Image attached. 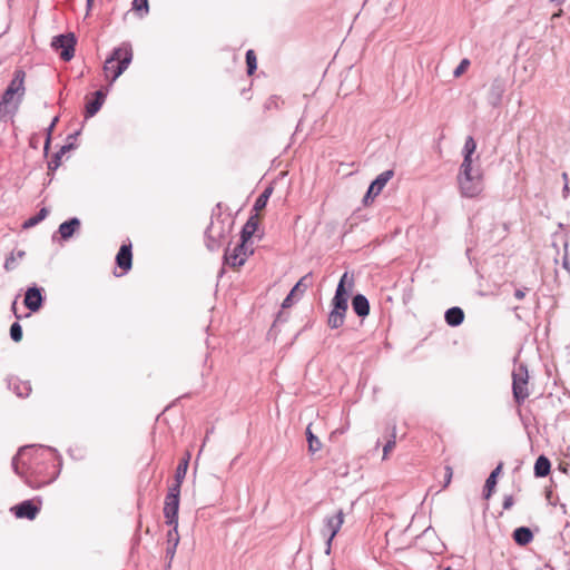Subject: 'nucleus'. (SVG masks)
Listing matches in <instances>:
<instances>
[{
	"label": "nucleus",
	"instance_id": "obj_1",
	"mask_svg": "<svg viewBox=\"0 0 570 570\" xmlns=\"http://www.w3.org/2000/svg\"><path fill=\"white\" fill-rule=\"evenodd\" d=\"M12 469L27 485L40 489L53 482L61 469V458L56 449L26 445L12 458Z\"/></svg>",
	"mask_w": 570,
	"mask_h": 570
},
{
	"label": "nucleus",
	"instance_id": "obj_2",
	"mask_svg": "<svg viewBox=\"0 0 570 570\" xmlns=\"http://www.w3.org/2000/svg\"><path fill=\"white\" fill-rule=\"evenodd\" d=\"M132 60V49L129 42H124L115 48L109 58L106 59L104 70L108 77L111 73V82H114L128 68Z\"/></svg>",
	"mask_w": 570,
	"mask_h": 570
},
{
	"label": "nucleus",
	"instance_id": "obj_3",
	"mask_svg": "<svg viewBox=\"0 0 570 570\" xmlns=\"http://www.w3.org/2000/svg\"><path fill=\"white\" fill-rule=\"evenodd\" d=\"M460 193L463 197L474 198L483 190L482 174L479 169H473L472 165H461L458 175Z\"/></svg>",
	"mask_w": 570,
	"mask_h": 570
},
{
	"label": "nucleus",
	"instance_id": "obj_4",
	"mask_svg": "<svg viewBox=\"0 0 570 570\" xmlns=\"http://www.w3.org/2000/svg\"><path fill=\"white\" fill-rule=\"evenodd\" d=\"M230 228L232 222L229 220H227V224H225V222L219 218L212 220L205 232L207 248L212 252L218 249L220 247L222 240L225 239L229 234Z\"/></svg>",
	"mask_w": 570,
	"mask_h": 570
},
{
	"label": "nucleus",
	"instance_id": "obj_5",
	"mask_svg": "<svg viewBox=\"0 0 570 570\" xmlns=\"http://www.w3.org/2000/svg\"><path fill=\"white\" fill-rule=\"evenodd\" d=\"M353 287L354 276L345 272L337 284L334 297L332 298V308L347 311L350 292L352 291Z\"/></svg>",
	"mask_w": 570,
	"mask_h": 570
},
{
	"label": "nucleus",
	"instance_id": "obj_6",
	"mask_svg": "<svg viewBox=\"0 0 570 570\" xmlns=\"http://www.w3.org/2000/svg\"><path fill=\"white\" fill-rule=\"evenodd\" d=\"M528 368L524 364H519L512 372V392L515 402L520 405L529 396L528 390Z\"/></svg>",
	"mask_w": 570,
	"mask_h": 570
},
{
	"label": "nucleus",
	"instance_id": "obj_7",
	"mask_svg": "<svg viewBox=\"0 0 570 570\" xmlns=\"http://www.w3.org/2000/svg\"><path fill=\"white\" fill-rule=\"evenodd\" d=\"M180 488L171 485L165 497L164 517L168 525H178Z\"/></svg>",
	"mask_w": 570,
	"mask_h": 570
},
{
	"label": "nucleus",
	"instance_id": "obj_8",
	"mask_svg": "<svg viewBox=\"0 0 570 570\" xmlns=\"http://www.w3.org/2000/svg\"><path fill=\"white\" fill-rule=\"evenodd\" d=\"M77 39L73 32L55 36L51 40V48L59 51L63 61H70L75 56Z\"/></svg>",
	"mask_w": 570,
	"mask_h": 570
},
{
	"label": "nucleus",
	"instance_id": "obj_9",
	"mask_svg": "<svg viewBox=\"0 0 570 570\" xmlns=\"http://www.w3.org/2000/svg\"><path fill=\"white\" fill-rule=\"evenodd\" d=\"M344 522V513L342 510H338L333 515H326L324 519V524L322 528V534L326 538V550L325 552L328 554L331 551L332 541L335 535L338 533L342 524Z\"/></svg>",
	"mask_w": 570,
	"mask_h": 570
},
{
	"label": "nucleus",
	"instance_id": "obj_10",
	"mask_svg": "<svg viewBox=\"0 0 570 570\" xmlns=\"http://www.w3.org/2000/svg\"><path fill=\"white\" fill-rule=\"evenodd\" d=\"M250 254H253V250L248 252L246 243L240 240L233 249H226L224 261L232 267H240Z\"/></svg>",
	"mask_w": 570,
	"mask_h": 570
},
{
	"label": "nucleus",
	"instance_id": "obj_11",
	"mask_svg": "<svg viewBox=\"0 0 570 570\" xmlns=\"http://www.w3.org/2000/svg\"><path fill=\"white\" fill-rule=\"evenodd\" d=\"M393 170H385L381 173L368 186L366 194L363 197V204L368 205L376 196L381 194L387 181L393 177Z\"/></svg>",
	"mask_w": 570,
	"mask_h": 570
},
{
	"label": "nucleus",
	"instance_id": "obj_12",
	"mask_svg": "<svg viewBox=\"0 0 570 570\" xmlns=\"http://www.w3.org/2000/svg\"><path fill=\"white\" fill-rule=\"evenodd\" d=\"M22 98L17 96H7L4 91L0 99V121H7L8 118L17 114Z\"/></svg>",
	"mask_w": 570,
	"mask_h": 570
},
{
	"label": "nucleus",
	"instance_id": "obj_13",
	"mask_svg": "<svg viewBox=\"0 0 570 570\" xmlns=\"http://www.w3.org/2000/svg\"><path fill=\"white\" fill-rule=\"evenodd\" d=\"M505 89H507L505 80L501 77L494 78L489 87V90H488V95H487L488 104L493 108L499 107L501 105Z\"/></svg>",
	"mask_w": 570,
	"mask_h": 570
},
{
	"label": "nucleus",
	"instance_id": "obj_14",
	"mask_svg": "<svg viewBox=\"0 0 570 570\" xmlns=\"http://www.w3.org/2000/svg\"><path fill=\"white\" fill-rule=\"evenodd\" d=\"M45 297L42 295V288L36 285L28 287L24 294V306L30 312H38L43 305Z\"/></svg>",
	"mask_w": 570,
	"mask_h": 570
},
{
	"label": "nucleus",
	"instance_id": "obj_15",
	"mask_svg": "<svg viewBox=\"0 0 570 570\" xmlns=\"http://www.w3.org/2000/svg\"><path fill=\"white\" fill-rule=\"evenodd\" d=\"M11 510L18 519L33 520L39 513L40 508L36 505L32 500H24L14 505Z\"/></svg>",
	"mask_w": 570,
	"mask_h": 570
},
{
	"label": "nucleus",
	"instance_id": "obj_16",
	"mask_svg": "<svg viewBox=\"0 0 570 570\" xmlns=\"http://www.w3.org/2000/svg\"><path fill=\"white\" fill-rule=\"evenodd\" d=\"M24 78L26 72L22 69H17L13 73V78L9 82L7 89V96H17L23 98L26 88H24Z\"/></svg>",
	"mask_w": 570,
	"mask_h": 570
},
{
	"label": "nucleus",
	"instance_id": "obj_17",
	"mask_svg": "<svg viewBox=\"0 0 570 570\" xmlns=\"http://www.w3.org/2000/svg\"><path fill=\"white\" fill-rule=\"evenodd\" d=\"M116 264L127 273L132 266L131 243L122 244L116 255Z\"/></svg>",
	"mask_w": 570,
	"mask_h": 570
},
{
	"label": "nucleus",
	"instance_id": "obj_18",
	"mask_svg": "<svg viewBox=\"0 0 570 570\" xmlns=\"http://www.w3.org/2000/svg\"><path fill=\"white\" fill-rule=\"evenodd\" d=\"M80 226V219L78 217H72L59 225L58 233L60 234L61 239L68 240L77 230H79Z\"/></svg>",
	"mask_w": 570,
	"mask_h": 570
},
{
	"label": "nucleus",
	"instance_id": "obj_19",
	"mask_svg": "<svg viewBox=\"0 0 570 570\" xmlns=\"http://www.w3.org/2000/svg\"><path fill=\"white\" fill-rule=\"evenodd\" d=\"M106 96H107V94L104 92L102 90H97L94 94V99L88 101L86 105V115H85L86 118L94 117L100 110V108L102 107V105L105 102Z\"/></svg>",
	"mask_w": 570,
	"mask_h": 570
},
{
	"label": "nucleus",
	"instance_id": "obj_20",
	"mask_svg": "<svg viewBox=\"0 0 570 570\" xmlns=\"http://www.w3.org/2000/svg\"><path fill=\"white\" fill-rule=\"evenodd\" d=\"M352 308L358 317L365 318L370 314V302L365 295L356 294L352 298Z\"/></svg>",
	"mask_w": 570,
	"mask_h": 570
},
{
	"label": "nucleus",
	"instance_id": "obj_21",
	"mask_svg": "<svg viewBox=\"0 0 570 570\" xmlns=\"http://www.w3.org/2000/svg\"><path fill=\"white\" fill-rule=\"evenodd\" d=\"M444 320L449 326L456 327L464 321V312L459 306L450 307L445 311Z\"/></svg>",
	"mask_w": 570,
	"mask_h": 570
},
{
	"label": "nucleus",
	"instance_id": "obj_22",
	"mask_svg": "<svg viewBox=\"0 0 570 570\" xmlns=\"http://www.w3.org/2000/svg\"><path fill=\"white\" fill-rule=\"evenodd\" d=\"M190 460V453L186 452L185 456L179 461L176 471H175V482L171 485H177V488H181V484L186 478V473L188 470Z\"/></svg>",
	"mask_w": 570,
	"mask_h": 570
},
{
	"label": "nucleus",
	"instance_id": "obj_23",
	"mask_svg": "<svg viewBox=\"0 0 570 570\" xmlns=\"http://www.w3.org/2000/svg\"><path fill=\"white\" fill-rule=\"evenodd\" d=\"M502 466H503V463H499L497 465V468L490 473V475L488 476V479L485 480V484H484V488H483V498L484 499H490V497L492 495V492L497 485V479L499 476V474L501 473L502 471Z\"/></svg>",
	"mask_w": 570,
	"mask_h": 570
},
{
	"label": "nucleus",
	"instance_id": "obj_24",
	"mask_svg": "<svg viewBox=\"0 0 570 570\" xmlns=\"http://www.w3.org/2000/svg\"><path fill=\"white\" fill-rule=\"evenodd\" d=\"M512 538L518 546L524 547L533 540V532L528 527L514 529Z\"/></svg>",
	"mask_w": 570,
	"mask_h": 570
},
{
	"label": "nucleus",
	"instance_id": "obj_25",
	"mask_svg": "<svg viewBox=\"0 0 570 570\" xmlns=\"http://www.w3.org/2000/svg\"><path fill=\"white\" fill-rule=\"evenodd\" d=\"M258 228L257 215L250 216L240 230V240L247 243Z\"/></svg>",
	"mask_w": 570,
	"mask_h": 570
},
{
	"label": "nucleus",
	"instance_id": "obj_26",
	"mask_svg": "<svg viewBox=\"0 0 570 570\" xmlns=\"http://www.w3.org/2000/svg\"><path fill=\"white\" fill-rule=\"evenodd\" d=\"M9 386L19 397H28L32 390L29 381H20L18 379L11 380Z\"/></svg>",
	"mask_w": 570,
	"mask_h": 570
},
{
	"label": "nucleus",
	"instance_id": "obj_27",
	"mask_svg": "<svg viewBox=\"0 0 570 570\" xmlns=\"http://www.w3.org/2000/svg\"><path fill=\"white\" fill-rule=\"evenodd\" d=\"M72 148H75V145L72 142H68V144L63 145L57 153L53 154L51 160L48 161L49 173H53L58 169V167L61 164L62 156L65 155V153H67L68 150L72 149Z\"/></svg>",
	"mask_w": 570,
	"mask_h": 570
},
{
	"label": "nucleus",
	"instance_id": "obj_28",
	"mask_svg": "<svg viewBox=\"0 0 570 570\" xmlns=\"http://www.w3.org/2000/svg\"><path fill=\"white\" fill-rule=\"evenodd\" d=\"M534 475L537 478H544L551 471V462L546 455H540L534 463Z\"/></svg>",
	"mask_w": 570,
	"mask_h": 570
},
{
	"label": "nucleus",
	"instance_id": "obj_29",
	"mask_svg": "<svg viewBox=\"0 0 570 570\" xmlns=\"http://www.w3.org/2000/svg\"><path fill=\"white\" fill-rule=\"evenodd\" d=\"M345 314L346 311L332 308L327 317L328 327L332 330L340 328L344 324Z\"/></svg>",
	"mask_w": 570,
	"mask_h": 570
},
{
	"label": "nucleus",
	"instance_id": "obj_30",
	"mask_svg": "<svg viewBox=\"0 0 570 570\" xmlns=\"http://www.w3.org/2000/svg\"><path fill=\"white\" fill-rule=\"evenodd\" d=\"M312 284H313L312 273H307L295 284V286L292 288V291H294L297 294V296L301 298L304 295V293L307 291V288L312 286Z\"/></svg>",
	"mask_w": 570,
	"mask_h": 570
},
{
	"label": "nucleus",
	"instance_id": "obj_31",
	"mask_svg": "<svg viewBox=\"0 0 570 570\" xmlns=\"http://www.w3.org/2000/svg\"><path fill=\"white\" fill-rule=\"evenodd\" d=\"M475 149H476L475 140L473 139V137L469 136L464 142V147H463L464 158H463V161L461 165H466V163L469 165H472V155L474 154Z\"/></svg>",
	"mask_w": 570,
	"mask_h": 570
},
{
	"label": "nucleus",
	"instance_id": "obj_32",
	"mask_svg": "<svg viewBox=\"0 0 570 570\" xmlns=\"http://www.w3.org/2000/svg\"><path fill=\"white\" fill-rule=\"evenodd\" d=\"M49 214V210L46 207H42L35 216L29 217L23 222L22 227L24 229L31 228L42 222Z\"/></svg>",
	"mask_w": 570,
	"mask_h": 570
},
{
	"label": "nucleus",
	"instance_id": "obj_33",
	"mask_svg": "<svg viewBox=\"0 0 570 570\" xmlns=\"http://www.w3.org/2000/svg\"><path fill=\"white\" fill-rule=\"evenodd\" d=\"M306 439H307V443H308V451L311 453H315L321 450L322 443H321L320 439L316 435H314V433L312 432L311 425H308L306 429Z\"/></svg>",
	"mask_w": 570,
	"mask_h": 570
},
{
	"label": "nucleus",
	"instance_id": "obj_34",
	"mask_svg": "<svg viewBox=\"0 0 570 570\" xmlns=\"http://www.w3.org/2000/svg\"><path fill=\"white\" fill-rule=\"evenodd\" d=\"M272 193H273L272 187L265 188L264 191L256 198L254 207H253L254 210L259 212V210L264 209L267 205V202H268Z\"/></svg>",
	"mask_w": 570,
	"mask_h": 570
},
{
	"label": "nucleus",
	"instance_id": "obj_35",
	"mask_svg": "<svg viewBox=\"0 0 570 570\" xmlns=\"http://www.w3.org/2000/svg\"><path fill=\"white\" fill-rule=\"evenodd\" d=\"M246 65H247V73L250 76L257 69V58L253 49H248L246 51Z\"/></svg>",
	"mask_w": 570,
	"mask_h": 570
},
{
	"label": "nucleus",
	"instance_id": "obj_36",
	"mask_svg": "<svg viewBox=\"0 0 570 570\" xmlns=\"http://www.w3.org/2000/svg\"><path fill=\"white\" fill-rule=\"evenodd\" d=\"M132 10L137 11L140 16L147 14L149 11L148 0H134Z\"/></svg>",
	"mask_w": 570,
	"mask_h": 570
},
{
	"label": "nucleus",
	"instance_id": "obj_37",
	"mask_svg": "<svg viewBox=\"0 0 570 570\" xmlns=\"http://www.w3.org/2000/svg\"><path fill=\"white\" fill-rule=\"evenodd\" d=\"M10 337L13 342H20L22 338V327L19 322H14L10 326Z\"/></svg>",
	"mask_w": 570,
	"mask_h": 570
},
{
	"label": "nucleus",
	"instance_id": "obj_38",
	"mask_svg": "<svg viewBox=\"0 0 570 570\" xmlns=\"http://www.w3.org/2000/svg\"><path fill=\"white\" fill-rule=\"evenodd\" d=\"M281 104H283L282 99L278 97V96H271L265 105H264V108L266 110H272V109H279L281 107Z\"/></svg>",
	"mask_w": 570,
	"mask_h": 570
},
{
	"label": "nucleus",
	"instance_id": "obj_39",
	"mask_svg": "<svg viewBox=\"0 0 570 570\" xmlns=\"http://www.w3.org/2000/svg\"><path fill=\"white\" fill-rule=\"evenodd\" d=\"M171 529L167 533V543L169 544H178L179 543V534H178V525H170Z\"/></svg>",
	"mask_w": 570,
	"mask_h": 570
},
{
	"label": "nucleus",
	"instance_id": "obj_40",
	"mask_svg": "<svg viewBox=\"0 0 570 570\" xmlns=\"http://www.w3.org/2000/svg\"><path fill=\"white\" fill-rule=\"evenodd\" d=\"M298 299L299 297L297 296V294L291 289V292L287 294V296L284 298L282 303V308L291 307L294 304V302Z\"/></svg>",
	"mask_w": 570,
	"mask_h": 570
},
{
	"label": "nucleus",
	"instance_id": "obj_41",
	"mask_svg": "<svg viewBox=\"0 0 570 570\" xmlns=\"http://www.w3.org/2000/svg\"><path fill=\"white\" fill-rule=\"evenodd\" d=\"M177 546L178 544L167 543V548H166V559L168 560L167 568H170V566H171V561L175 557Z\"/></svg>",
	"mask_w": 570,
	"mask_h": 570
},
{
	"label": "nucleus",
	"instance_id": "obj_42",
	"mask_svg": "<svg viewBox=\"0 0 570 570\" xmlns=\"http://www.w3.org/2000/svg\"><path fill=\"white\" fill-rule=\"evenodd\" d=\"M58 122V117H55L50 124V126L48 127V134H47V138H46V142H45V153L47 154L48 150H49V145H50V140H51V131L53 129V127L56 126V124Z\"/></svg>",
	"mask_w": 570,
	"mask_h": 570
},
{
	"label": "nucleus",
	"instance_id": "obj_43",
	"mask_svg": "<svg viewBox=\"0 0 570 570\" xmlns=\"http://www.w3.org/2000/svg\"><path fill=\"white\" fill-rule=\"evenodd\" d=\"M469 65H470V61L468 59H462L461 62L459 63V66L455 68L453 75L455 77L461 76L465 71V69L469 67Z\"/></svg>",
	"mask_w": 570,
	"mask_h": 570
},
{
	"label": "nucleus",
	"instance_id": "obj_44",
	"mask_svg": "<svg viewBox=\"0 0 570 570\" xmlns=\"http://www.w3.org/2000/svg\"><path fill=\"white\" fill-rule=\"evenodd\" d=\"M395 446V434L392 435V439L386 442L383 448V458L385 459L387 453Z\"/></svg>",
	"mask_w": 570,
	"mask_h": 570
},
{
	"label": "nucleus",
	"instance_id": "obj_45",
	"mask_svg": "<svg viewBox=\"0 0 570 570\" xmlns=\"http://www.w3.org/2000/svg\"><path fill=\"white\" fill-rule=\"evenodd\" d=\"M16 267V256L12 253L4 262V268L7 271H11Z\"/></svg>",
	"mask_w": 570,
	"mask_h": 570
},
{
	"label": "nucleus",
	"instance_id": "obj_46",
	"mask_svg": "<svg viewBox=\"0 0 570 570\" xmlns=\"http://www.w3.org/2000/svg\"><path fill=\"white\" fill-rule=\"evenodd\" d=\"M513 504H514V501H513L512 495H505L503 503H502L503 509L509 510L512 508Z\"/></svg>",
	"mask_w": 570,
	"mask_h": 570
},
{
	"label": "nucleus",
	"instance_id": "obj_47",
	"mask_svg": "<svg viewBox=\"0 0 570 570\" xmlns=\"http://www.w3.org/2000/svg\"><path fill=\"white\" fill-rule=\"evenodd\" d=\"M452 479V468L445 466V474H444V487H448Z\"/></svg>",
	"mask_w": 570,
	"mask_h": 570
},
{
	"label": "nucleus",
	"instance_id": "obj_48",
	"mask_svg": "<svg viewBox=\"0 0 570 570\" xmlns=\"http://www.w3.org/2000/svg\"><path fill=\"white\" fill-rule=\"evenodd\" d=\"M562 266L570 274V261H569V257H568L567 254H564L563 257H562Z\"/></svg>",
	"mask_w": 570,
	"mask_h": 570
},
{
	"label": "nucleus",
	"instance_id": "obj_49",
	"mask_svg": "<svg viewBox=\"0 0 570 570\" xmlns=\"http://www.w3.org/2000/svg\"><path fill=\"white\" fill-rule=\"evenodd\" d=\"M524 296H525V292H524V289H521V288L515 289V292H514V297H515L517 299H519V301H520V299H522Z\"/></svg>",
	"mask_w": 570,
	"mask_h": 570
},
{
	"label": "nucleus",
	"instance_id": "obj_50",
	"mask_svg": "<svg viewBox=\"0 0 570 570\" xmlns=\"http://www.w3.org/2000/svg\"><path fill=\"white\" fill-rule=\"evenodd\" d=\"M286 320H287V317L284 315V313L283 312H278V314H277V316L275 318L274 324L279 323V322H285Z\"/></svg>",
	"mask_w": 570,
	"mask_h": 570
},
{
	"label": "nucleus",
	"instance_id": "obj_51",
	"mask_svg": "<svg viewBox=\"0 0 570 570\" xmlns=\"http://www.w3.org/2000/svg\"><path fill=\"white\" fill-rule=\"evenodd\" d=\"M570 194V188H569V185L568 183L564 184L563 188H562V196L563 198H567Z\"/></svg>",
	"mask_w": 570,
	"mask_h": 570
},
{
	"label": "nucleus",
	"instance_id": "obj_52",
	"mask_svg": "<svg viewBox=\"0 0 570 570\" xmlns=\"http://www.w3.org/2000/svg\"><path fill=\"white\" fill-rule=\"evenodd\" d=\"M92 6H94V0H86L87 13L91 10Z\"/></svg>",
	"mask_w": 570,
	"mask_h": 570
},
{
	"label": "nucleus",
	"instance_id": "obj_53",
	"mask_svg": "<svg viewBox=\"0 0 570 570\" xmlns=\"http://www.w3.org/2000/svg\"><path fill=\"white\" fill-rule=\"evenodd\" d=\"M16 255H17L18 258H22L24 256V252L23 250H18Z\"/></svg>",
	"mask_w": 570,
	"mask_h": 570
},
{
	"label": "nucleus",
	"instance_id": "obj_54",
	"mask_svg": "<svg viewBox=\"0 0 570 570\" xmlns=\"http://www.w3.org/2000/svg\"><path fill=\"white\" fill-rule=\"evenodd\" d=\"M553 3L561 4L564 2V0H550Z\"/></svg>",
	"mask_w": 570,
	"mask_h": 570
},
{
	"label": "nucleus",
	"instance_id": "obj_55",
	"mask_svg": "<svg viewBox=\"0 0 570 570\" xmlns=\"http://www.w3.org/2000/svg\"><path fill=\"white\" fill-rule=\"evenodd\" d=\"M77 135H79V132H78V131H77V132H75L73 135H69V136H68V139H75Z\"/></svg>",
	"mask_w": 570,
	"mask_h": 570
},
{
	"label": "nucleus",
	"instance_id": "obj_56",
	"mask_svg": "<svg viewBox=\"0 0 570 570\" xmlns=\"http://www.w3.org/2000/svg\"><path fill=\"white\" fill-rule=\"evenodd\" d=\"M562 178L566 180V183H568V175H567V173L562 174Z\"/></svg>",
	"mask_w": 570,
	"mask_h": 570
},
{
	"label": "nucleus",
	"instance_id": "obj_57",
	"mask_svg": "<svg viewBox=\"0 0 570 570\" xmlns=\"http://www.w3.org/2000/svg\"><path fill=\"white\" fill-rule=\"evenodd\" d=\"M444 570H450V568H446V569H444Z\"/></svg>",
	"mask_w": 570,
	"mask_h": 570
}]
</instances>
